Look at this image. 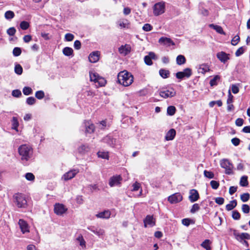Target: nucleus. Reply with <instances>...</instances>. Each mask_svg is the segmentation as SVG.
<instances>
[{
	"label": "nucleus",
	"mask_w": 250,
	"mask_h": 250,
	"mask_svg": "<svg viewBox=\"0 0 250 250\" xmlns=\"http://www.w3.org/2000/svg\"><path fill=\"white\" fill-rule=\"evenodd\" d=\"M118 82L124 86H128L133 83V77L131 73L124 70L118 74Z\"/></svg>",
	"instance_id": "f257e3e1"
},
{
	"label": "nucleus",
	"mask_w": 250,
	"mask_h": 250,
	"mask_svg": "<svg viewBox=\"0 0 250 250\" xmlns=\"http://www.w3.org/2000/svg\"><path fill=\"white\" fill-rule=\"evenodd\" d=\"M215 202L218 205H222L224 203V199L222 197H217L215 199Z\"/></svg>",
	"instance_id": "774afa93"
},
{
	"label": "nucleus",
	"mask_w": 250,
	"mask_h": 250,
	"mask_svg": "<svg viewBox=\"0 0 250 250\" xmlns=\"http://www.w3.org/2000/svg\"><path fill=\"white\" fill-rule=\"evenodd\" d=\"M199 195L197 190L192 189L189 191V200L192 203L198 200Z\"/></svg>",
	"instance_id": "2eb2a0df"
},
{
	"label": "nucleus",
	"mask_w": 250,
	"mask_h": 250,
	"mask_svg": "<svg viewBox=\"0 0 250 250\" xmlns=\"http://www.w3.org/2000/svg\"><path fill=\"white\" fill-rule=\"evenodd\" d=\"M159 74L160 76L163 78H167L168 77L169 75V71L165 69H160L159 70Z\"/></svg>",
	"instance_id": "c9c22d12"
},
{
	"label": "nucleus",
	"mask_w": 250,
	"mask_h": 250,
	"mask_svg": "<svg viewBox=\"0 0 250 250\" xmlns=\"http://www.w3.org/2000/svg\"><path fill=\"white\" fill-rule=\"evenodd\" d=\"M176 94L175 90L172 87L163 88L159 91L160 96L164 99L173 97Z\"/></svg>",
	"instance_id": "20e7f679"
},
{
	"label": "nucleus",
	"mask_w": 250,
	"mask_h": 250,
	"mask_svg": "<svg viewBox=\"0 0 250 250\" xmlns=\"http://www.w3.org/2000/svg\"><path fill=\"white\" fill-rule=\"evenodd\" d=\"M133 186V191H137L141 187V185L139 183L136 182L132 185Z\"/></svg>",
	"instance_id": "69168bd1"
},
{
	"label": "nucleus",
	"mask_w": 250,
	"mask_h": 250,
	"mask_svg": "<svg viewBox=\"0 0 250 250\" xmlns=\"http://www.w3.org/2000/svg\"><path fill=\"white\" fill-rule=\"evenodd\" d=\"M90 79L91 81L97 83L99 86H103L106 83V80L103 77L100 76L99 74L94 71L89 72Z\"/></svg>",
	"instance_id": "7ed1b4c3"
},
{
	"label": "nucleus",
	"mask_w": 250,
	"mask_h": 250,
	"mask_svg": "<svg viewBox=\"0 0 250 250\" xmlns=\"http://www.w3.org/2000/svg\"><path fill=\"white\" fill-rule=\"evenodd\" d=\"M91 231L99 237L103 236L105 233L104 229H92Z\"/></svg>",
	"instance_id": "473e14b6"
},
{
	"label": "nucleus",
	"mask_w": 250,
	"mask_h": 250,
	"mask_svg": "<svg viewBox=\"0 0 250 250\" xmlns=\"http://www.w3.org/2000/svg\"><path fill=\"white\" fill-rule=\"evenodd\" d=\"M131 9L128 7H125L123 9V14L125 16H127L131 13Z\"/></svg>",
	"instance_id": "13d9d810"
},
{
	"label": "nucleus",
	"mask_w": 250,
	"mask_h": 250,
	"mask_svg": "<svg viewBox=\"0 0 250 250\" xmlns=\"http://www.w3.org/2000/svg\"><path fill=\"white\" fill-rule=\"evenodd\" d=\"M241 200L244 202H246L248 201L250 198V194L248 193H243L241 195Z\"/></svg>",
	"instance_id": "a18cd8bd"
},
{
	"label": "nucleus",
	"mask_w": 250,
	"mask_h": 250,
	"mask_svg": "<svg viewBox=\"0 0 250 250\" xmlns=\"http://www.w3.org/2000/svg\"><path fill=\"white\" fill-rule=\"evenodd\" d=\"M220 79V77L218 75L215 76L210 81V84L211 86L215 85L217 84V82Z\"/></svg>",
	"instance_id": "a19ab883"
},
{
	"label": "nucleus",
	"mask_w": 250,
	"mask_h": 250,
	"mask_svg": "<svg viewBox=\"0 0 250 250\" xmlns=\"http://www.w3.org/2000/svg\"><path fill=\"white\" fill-rule=\"evenodd\" d=\"M244 52V49L243 47H241L239 48L235 52V55L237 57H239L243 54Z\"/></svg>",
	"instance_id": "052dcab7"
},
{
	"label": "nucleus",
	"mask_w": 250,
	"mask_h": 250,
	"mask_svg": "<svg viewBox=\"0 0 250 250\" xmlns=\"http://www.w3.org/2000/svg\"><path fill=\"white\" fill-rule=\"evenodd\" d=\"M186 58L182 55H178L176 58V62L178 65H182L185 63Z\"/></svg>",
	"instance_id": "2f4dec72"
},
{
	"label": "nucleus",
	"mask_w": 250,
	"mask_h": 250,
	"mask_svg": "<svg viewBox=\"0 0 250 250\" xmlns=\"http://www.w3.org/2000/svg\"><path fill=\"white\" fill-rule=\"evenodd\" d=\"M237 206V201L236 200L231 201L229 204L226 206V209L228 211L233 209Z\"/></svg>",
	"instance_id": "c756f323"
},
{
	"label": "nucleus",
	"mask_w": 250,
	"mask_h": 250,
	"mask_svg": "<svg viewBox=\"0 0 250 250\" xmlns=\"http://www.w3.org/2000/svg\"><path fill=\"white\" fill-rule=\"evenodd\" d=\"M84 125L85 127V132L88 133H93L95 129L94 125L90 121H86L84 122Z\"/></svg>",
	"instance_id": "5701e85b"
},
{
	"label": "nucleus",
	"mask_w": 250,
	"mask_h": 250,
	"mask_svg": "<svg viewBox=\"0 0 250 250\" xmlns=\"http://www.w3.org/2000/svg\"><path fill=\"white\" fill-rule=\"evenodd\" d=\"M79 172L78 169H73L65 173L62 177V179L65 181L71 180L74 178Z\"/></svg>",
	"instance_id": "9b49d317"
},
{
	"label": "nucleus",
	"mask_w": 250,
	"mask_h": 250,
	"mask_svg": "<svg viewBox=\"0 0 250 250\" xmlns=\"http://www.w3.org/2000/svg\"><path fill=\"white\" fill-rule=\"evenodd\" d=\"M35 96L38 99H42L44 96V93L42 91H38L35 94Z\"/></svg>",
	"instance_id": "09e8293b"
},
{
	"label": "nucleus",
	"mask_w": 250,
	"mask_h": 250,
	"mask_svg": "<svg viewBox=\"0 0 250 250\" xmlns=\"http://www.w3.org/2000/svg\"><path fill=\"white\" fill-rule=\"evenodd\" d=\"M15 32L16 30L14 28V27H11L7 30V33L10 36H13L15 34Z\"/></svg>",
	"instance_id": "e2e57ef3"
},
{
	"label": "nucleus",
	"mask_w": 250,
	"mask_h": 250,
	"mask_svg": "<svg viewBox=\"0 0 250 250\" xmlns=\"http://www.w3.org/2000/svg\"><path fill=\"white\" fill-rule=\"evenodd\" d=\"M111 215V212L109 210H106L104 211L100 212L96 215L97 218L102 219H109Z\"/></svg>",
	"instance_id": "412c9836"
},
{
	"label": "nucleus",
	"mask_w": 250,
	"mask_h": 250,
	"mask_svg": "<svg viewBox=\"0 0 250 250\" xmlns=\"http://www.w3.org/2000/svg\"><path fill=\"white\" fill-rule=\"evenodd\" d=\"M229 54L222 51L217 53V57L221 62L225 63L229 60Z\"/></svg>",
	"instance_id": "aec40b11"
},
{
	"label": "nucleus",
	"mask_w": 250,
	"mask_h": 250,
	"mask_svg": "<svg viewBox=\"0 0 250 250\" xmlns=\"http://www.w3.org/2000/svg\"><path fill=\"white\" fill-rule=\"evenodd\" d=\"M74 47L77 50L80 49L81 47V42L78 40L75 41L74 43Z\"/></svg>",
	"instance_id": "338daca9"
},
{
	"label": "nucleus",
	"mask_w": 250,
	"mask_h": 250,
	"mask_svg": "<svg viewBox=\"0 0 250 250\" xmlns=\"http://www.w3.org/2000/svg\"><path fill=\"white\" fill-rule=\"evenodd\" d=\"M231 90L233 93L237 94L239 92V87L235 84H232L231 85Z\"/></svg>",
	"instance_id": "0e129e2a"
},
{
	"label": "nucleus",
	"mask_w": 250,
	"mask_h": 250,
	"mask_svg": "<svg viewBox=\"0 0 250 250\" xmlns=\"http://www.w3.org/2000/svg\"><path fill=\"white\" fill-rule=\"evenodd\" d=\"M236 239L238 241L245 240V239H249L250 238V235L247 233H242L241 234L234 233Z\"/></svg>",
	"instance_id": "393cba45"
},
{
	"label": "nucleus",
	"mask_w": 250,
	"mask_h": 250,
	"mask_svg": "<svg viewBox=\"0 0 250 250\" xmlns=\"http://www.w3.org/2000/svg\"><path fill=\"white\" fill-rule=\"evenodd\" d=\"M18 151L22 161L26 162L32 156L33 149L29 145H22L21 146L18 148Z\"/></svg>",
	"instance_id": "f03ea898"
},
{
	"label": "nucleus",
	"mask_w": 250,
	"mask_h": 250,
	"mask_svg": "<svg viewBox=\"0 0 250 250\" xmlns=\"http://www.w3.org/2000/svg\"><path fill=\"white\" fill-rule=\"evenodd\" d=\"M200 209V207L198 204H194L192 207V208L190 209V212L192 213H194L199 210Z\"/></svg>",
	"instance_id": "603ef678"
},
{
	"label": "nucleus",
	"mask_w": 250,
	"mask_h": 250,
	"mask_svg": "<svg viewBox=\"0 0 250 250\" xmlns=\"http://www.w3.org/2000/svg\"><path fill=\"white\" fill-rule=\"evenodd\" d=\"M240 41V37L239 36L236 35L232 39L231 44L233 45H236Z\"/></svg>",
	"instance_id": "5fc2aeb1"
},
{
	"label": "nucleus",
	"mask_w": 250,
	"mask_h": 250,
	"mask_svg": "<svg viewBox=\"0 0 250 250\" xmlns=\"http://www.w3.org/2000/svg\"><path fill=\"white\" fill-rule=\"evenodd\" d=\"M103 141L104 143L107 144L111 146H113L114 145L115 142V140L110 136H106L103 139Z\"/></svg>",
	"instance_id": "cd10ccee"
},
{
	"label": "nucleus",
	"mask_w": 250,
	"mask_h": 250,
	"mask_svg": "<svg viewBox=\"0 0 250 250\" xmlns=\"http://www.w3.org/2000/svg\"><path fill=\"white\" fill-rule=\"evenodd\" d=\"M157 57L154 53L150 52L148 55L146 56L144 58V61L145 63L148 65L152 64V59L156 60Z\"/></svg>",
	"instance_id": "dca6fc26"
},
{
	"label": "nucleus",
	"mask_w": 250,
	"mask_h": 250,
	"mask_svg": "<svg viewBox=\"0 0 250 250\" xmlns=\"http://www.w3.org/2000/svg\"><path fill=\"white\" fill-rule=\"evenodd\" d=\"M209 70V67L207 64H202L199 65L198 71L199 73L205 74Z\"/></svg>",
	"instance_id": "bb28decb"
},
{
	"label": "nucleus",
	"mask_w": 250,
	"mask_h": 250,
	"mask_svg": "<svg viewBox=\"0 0 250 250\" xmlns=\"http://www.w3.org/2000/svg\"><path fill=\"white\" fill-rule=\"evenodd\" d=\"M221 167L225 169V173L230 175L233 173V165L229 161L226 159H222L220 162Z\"/></svg>",
	"instance_id": "39448f33"
},
{
	"label": "nucleus",
	"mask_w": 250,
	"mask_h": 250,
	"mask_svg": "<svg viewBox=\"0 0 250 250\" xmlns=\"http://www.w3.org/2000/svg\"><path fill=\"white\" fill-rule=\"evenodd\" d=\"M153 14L158 16L163 14L165 11V3L162 1L156 3L153 6Z\"/></svg>",
	"instance_id": "423d86ee"
},
{
	"label": "nucleus",
	"mask_w": 250,
	"mask_h": 250,
	"mask_svg": "<svg viewBox=\"0 0 250 250\" xmlns=\"http://www.w3.org/2000/svg\"><path fill=\"white\" fill-rule=\"evenodd\" d=\"M192 220L189 218L183 219L182 221L183 225L186 226H188L191 223Z\"/></svg>",
	"instance_id": "4d7b16f0"
},
{
	"label": "nucleus",
	"mask_w": 250,
	"mask_h": 250,
	"mask_svg": "<svg viewBox=\"0 0 250 250\" xmlns=\"http://www.w3.org/2000/svg\"><path fill=\"white\" fill-rule=\"evenodd\" d=\"M242 210L244 213H249L250 210L249 206L247 204H243L242 206Z\"/></svg>",
	"instance_id": "49530a36"
},
{
	"label": "nucleus",
	"mask_w": 250,
	"mask_h": 250,
	"mask_svg": "<svg viewBox=\"0 0 250 250\" xmlns=\"http://www.w3.org/2000/svg\"><path fill=\"white\" fill-rule=\"evenodd\" d=\"M143 29L145 31H150L152 29V26L149 23H146L143 26Z\"/></svg>",
	"instance_id": "3c124183"
},
{
	"label": "nucleus",
	"mask_w": 250,
	"mask_h": 250,
	"mask_svg": "<svg viewBox=\"0 0 250 250\" xmlns=\"http://www.w3.org/2000/svg\"><path fill=\"white\" fill-rule=\"evenodd\" d=\"M18 224L22 233L29 232V227L26 221L22 219H20Z\"/></svg>",
	"instance_id": "4468645a"
},
{
	"label": "nucleus",
	"mask_w": 250,
	"mask_h": 250,
	"mask_svg": "<svg viewBox=\"0 0 250 250\" xmlns=\"http://www.w3.org/2000/svg\"><path fill=\"white\" fill-rule=\"evenodd\" d=\"M118 27L121 29H128L130 28V22L126 19L122 18L116 22Z\"/></svg>",
	"instance_id": "6e6552de"
},
{
	"label": "nucleus",
	"mask_w": 250,
	"mask_h": 250,
	"mask_svg": "<svg viewBox=\"0 0 250 250\" xmlns=\"http://www.w3.org/2000/svg\"><path fill=\"white\" fill-rule=\"evenodd\" d=\"M100 53L98 51L93 52L90 54L88 59L89 62L92 63H95L99 60Z\"/></svg>",
	"instance_id": "6ab92c4d"
},
{
	"label": "nucleus",
	"mask_w": 250,
	"mask_h": 250,
	"mask_svg": "<svg viewBox=\"0 0 250 250\" xmlns=\"http://www.w3.org/2000/svg\"><path fill=\"white\" fill-rule=\"evenodd\" d=\"M23 93L25 95H28L32 93V89L31 88L25 86L23 89Z\"/></svg>",
	"instance_id": "37998d69"
},
{
	"label": "nucleus",
	"mask_w": 250,
	"mask_h": 250,
	"mask_svg": "<svg viewBox=\"0 0 250 250\" xmlns=\"http://www.w3.org/2000/svg\"><path fill=\"white\" fill-rule=\"evenodd\" d=\"M98 157L102 159H108L109 155L108 152L99 151L97 153Z\"/></svg>",
	"instance_id": "f704fd0d"
},
{
	"label": "nucleus",
	"mask_w": 250,
	"mask_h": 250,
	"mask_svg": "<svg viewBox=\"0 0 250 250\" xmlns=\"http://www.w3.org/2000/svg\"><path fill=\"white\" fill-rule=\"evenodd\" d=\"M183 200V196L180 193H175L168 197V201L170 204L179 203Z\"/></svg>",
	"instance_id": "f8f14e48"
},
{
	"label": "nucleus",
	"mask_w": 250,
	"mask_h": 250,
	"mask_svg": "<svg viewBox=\"0 0 250 250\" xmlns=\"http://www.w3.org/2000/svg\"><path fill=\"white\" fill-rule=\"evenodd\" d=\"M233 96L231 94L230 90H229L228 98L227 99V104H232Z\"/></svg>",
	"instance_id": "bf43d9fd"
},
{
	"label": "nucleus",
	"mask_w": 250,
	"mask_h": 250,
	"mask_svg": "<svg viewBox=\"0 0 250 250\" xmlns=\"http://www.w3.org/2000/svg\"><path fill=\"white\" fill-rule=\"evenodd\" d=\"M29 27V24L28 22L23 21L20 23V27L22 30H26Z\"/></svg>",
	"instance_id": "c03bdc74"
},
{
	"label": "nucleus",
	"mask_w": 250,
	"mask_h": 250,
	"mask_svg": "<svg viewBox=\"0 0 250 250\" xmlns=\"http://www.w3.org/2000/svg\"><path fill=\"white\" fill-rule=\"evenodd\" d=\"M62 52L65 56H69L73 54V50L70 47H65L63 49Z\"/></svg>",
	"instance_id": "7c9ffc66"
},
{
	"label": "nucleus",
	"mask_w": 250,
	"mask_h": 250,
	"mask_svg": "<svg viewBox=\"0 0 250 250\" xmlns=\"http://www.w3.org/2000/svg\"><path fill=\"white\" fill-rule=\"evenodd\" d=\"M248 184V177L245 176H242L240 179V185L242 187H246Z\"/></svg>",
	"instance_id": "4c0bfd02"
},
{
	"label": "nucleus",
	"mask_w": 250,
	"mask_h": 250,
	"mask_svg": "<svg viewBox=\"0 0 250 250\" xmlns=\"http://www.w3.org/2000/svg\"><path fill=\"white\" fill-rule=\"evenodd\" d=\"M204 174L205 177L208 178L209 179H212L214 177V174L213 172L207 171L206 170H204Z\"/></svg>",
	"instance_id": "de8ad7c7"
},
{
	"label": "nucleus",
	"mask_w": 250,
	"mask_h": 250,
	"mask_svg": "<svg viewBox=\"0 0 250 250\" xmlns=\"http://www.w3.org/2000/svg\"><path fill=\"white\" fill-rule=\"evenodd\" d=\"M122 181V178L121 175H116L113 176L109 179V185L110 187L119 186Z\"/></svg>",
	"instance_id": "9d476101"
},
{
	"label": "nucleus",
	"mask_w": 250,
	"mask_h": 250,
	"mask_svg": "<svg viewBox=\"0 0 250 250\" xmlns=\"http://www.w3.org/2000/svg\"><path fill=\"white\" fill-rule=\"evenodd\" d=\"M209 27L214 29L217 33L220 34L225 35V33L223 31V28L221 26L217 25H214L213 24H210Z\"/></svg>",
	"instance_id": "c85d7f7f"
},
{
	"label": "nucleus",
	"mask_w": 250,
	"mask_h": 250,
	"mask_svg": "<svg viewBox=\"0 0 250 250\" xmlns=\"http://www.w3.org/2000/svg\"><path fill=\"white\" fill-rule=\"evenodd\" d=\"M176 111V108L174 106H168L167 108V114L170 116L173 115Z\"/></svg>",
	"instance_id": "58836bf2"
},
{
	"label": "nucleus",
	"mask_w": 250,
	"mask_h": 250,
	"mask_svg": "<svg viewBox=\"0 0 250 250\" xmlns=\"http://www.w3.org/2000/svg\"><path fill=\"white\" fill-rule=\"evenodd\" d=\"M144 222L145 227H146L147 225L152 227L155 225V221L152 216L147 215Z\"/></svg>",
	"instance_id": "b1692460"
},
{
	"label": "nucleus",
	"mask_w": 250,
	"mask_h": 250,
	"mask_svg": "<svg viewBox=\"0 0 250 250\" xmlns=\"http://www.w3.org/2000/svg\"><path fill=\"white\" fill-rule=\"evenodd\" d=\"M192 74L191 69L187 68L183 71L178 72L176 74V77L177 79H182L184 78H189Z\"/></svg>",
	"instance_id": "ddd939ff"
},
{
	"label": "nucleus",
	"mask_w": 250,
	"mask_h": 250,
	"mask_svg": "<svg viewBox=\"0 0 250 250\" xmlns=\"http://www.w3.org/2000/svg\"><path fill=\"white\" fill-rule=\"evenodd\" d=\"M25 177L27 180L31 182H33L35 180V178L34 175L31 172H28L26 173L25 175Z\"/></svg>",
	"instance_id": "ea45409f"
},
{
	"label": "nucleus",
	"mask_w": 250,
	"mask_h": 250,
	"mask_svg": "<svg viewBox=\"0 0 250 250\" xmlns=\"http://www.w3.org/2000/svg\"><path fill=\"white\" fill-rule=\"evenodd\" d=\"M27 206V200L25 196L21 193L17 194V207L25 208Z\"/></svg>",
	"instance_id": "0eeeda50"
},
{
	"label": "nucleus",
	"mask_w": 250,
	"mask_h": 250,
	"mask_svg": "<svg viewBox=\"0 0 250 250\" xmlns=\"http://www.w3.org/2000/svg\"><path fill=\"white\" fill-rule=\"evenodd\" d=\"M211 244V242L208 239H206L204 242H203V243L201 244V246L205 248V249H207L208 248V249H211V247L210 246V245Z\"/></svg>",
	"instance_id": "e433bc0d"
},
{
	"label": "nucleus",
	"mask_w": 250,
	"mask_h": 250,
	"mask_svg": "<svg viewBox=\"0 0 250 250\" xmlns=\"http://www.w3.org/2000/svg\"><path fill=\"white\" fill-rule=\"evenodd\" d=\"M159 42L161 44L167 45L168 46H169L171 45H174L175 44L174 42L170 38L167 37H161L160 38L159 40Z\"/></svg>",
	"instance_id": "a211bd4d"
},
{
	"label": "nucleus",
	"mask_w": 250,
	"mask_h": 250,
	"mask_svg": "<svg viewBox=\"0 0 250 250\" xmlns=\"http://www.w3.org/2000/svg\"><path fill=\"white\" fill-rule=\"evenodd\" d=\"M232 217L234 220H239L240 218V214L236 210L233 211Z\"/></svg>",
	"instance_id": "864d4df0"
},
{
	"label": "nucleus",
	"mask_w": 250,
	"mask_h": 250,
	"mask_svg": "<svg viewBox=\"0 0 250 250\" xmlns=\"http://www.w3.org/2000/svg\"><path fill=\"white\" fill-rule=\"evenodd\" d=\"M15 14L11 11H7L5 12L4 16L6 19H11L14 18Z\"/></svg>",
	"instance_id": "79ce46f5"
},
{
	"label": "nucleus",
	"mask_w": 250,
	"mask_h": 250,
	"mask_svg": "<svg viewBox=\"0 0 250 250\" xmlns=\"http://www.w3.org/2000/svg\"><path fill=\"white\" fill-rule=\"evenodd\" d=\"M89 150V147L88 145H81L77 148V152L80 155H84Z\"/></svg>",
	"instance_id": "4be33fe9"
},
{
	"label": "nucleus",
	"mask_w": 250,
	"mask_h": 250,
	"mask_svg": "<svg viewBox=\"0 0 250 250\" xmlns=\"http://www.w3.org/2000/svg\"><path fill=\"white\" fill-rule=\"evenodd\" d=\"M67 210V208L63 204L57 203L54 205V211L58 215H62Z\"/></svg>",
	"instance_id": "1a4fd4ad"
},
{
	"label": "nucleus",
	"mask_w": 250,
	"mask_h": 250,
	"mask_svg": "<svg viewBox=\"0 0 250 250\" xmlns=\"http://www.w3.org/2000/svg\"><path fill=\"white\" fill-rule=\"evenodd\" d=\"M176 135V131L174 129H170L166 134L165 139L167 141L172 140Z\"/></svg>",
	"instance_id": "a878e982"
},
{
	"label": "nucleus",
	"mask_w": 250,
	"mask_h": 250,
	"mask_svg": "<svg viewBox=\"0 0 250 250\" xmlns=\"http://www.w3.org/2000/svg\"><path fill=\"white\" fill-rule=\"evenodd\" d=\"M65 40L67 42H70L73 40L74 36L71 33H67L65 35Z\"/></svg>",
	"instance_id": "8fccbe9b"
},
{
	"label": "nucleus",
	"mask_w": 250,
	"mask_h": 250,
	"mask_svg": "<svg viewBox=\"0 0 250 250\" xmlns=\"http://www.w3.org/2000/svg\"><path fill=\"white\" fill-rule=\"evenodd\" d=\"M210 185L212 188L216 189L218 188L219 184L217 181L212 180L210 182Z\"/></svg>",
	"instance_id": "680f3d73"
},
{
	"label": "nucleus",
	"mask_w": 250,
	"mask_h": 250,
	"mask_svg": "<svg viewBox=\"0 0 250 250\" xmlns=\"http://www.w3.org/2000/svg\"><path fill=\"white\" fill-rule=\"evenodd\" d=\"M36 99L33 97H28L26 100V103L29 105H32L35 104Z\"/></svg>",
	"instance_id": "6e6d98bb"
},
{
	"label": "nucleus",
	"mask_w": 250,
	"mask_h": 250,
	"mask_svg": "<svg viewBox=\"0 0 250 250\" xmlns=\"http://www.w3.org/2000/svg\"><path fill=\"white\" fill-rule=\"evenodd\" d=\"M119 52L124 56L127 55L131 51V46L128 44L122 45L119 48Z\"/></svg>",
	"instance_id": "f3484780"
},
{
	"label": "nucleus",
	"mask_w": 250,
	"mask_h": 250,
	"mask_svg": "<svg viewBox=\"0 0 250 250\" xmlns=\"http://www.w3.org/2000/svg\"><path fill=\"white\" fill-rule=\"evenodd\" d=\"M77 240L79 243L80 245L82 247L83 249H84L85 248V241L84 240L83 237L82 235H79L77 238Z\"/></svg>",
	"instance_id": "72a5a7b5"
}]
</instances>
